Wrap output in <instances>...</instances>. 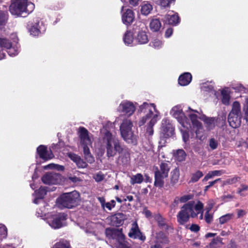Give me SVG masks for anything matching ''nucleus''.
Listing matches in <instances>:
<instances>
[{
  "instance_id": "56",
  "label": "nucleus",
  "mask_w": 248,
  "mask_h": 248,
  "mask_svg": "<svg viewBox=\"0 0 248 248\" xmlns=\"http://www.w3.org/2000/svg\"><path fill=\"white\" fill-rule=\"evenodd\" d=\"M115 202L114 200H112L110 202H106L105 205V207L108 208L109 210H111V209L114 207Z\"/></svg>"
},
{
  "instance_id": "29",
  "label": "nucleus",
  "mask_w": 248,
  "mask_h": 248,
  "mask_svg": "<svg viewBox=\"0 0 248 248\" xmlns=\"http://www.w3.org/2000/svg\"><path fill=\"white\" fill-rule=\"evenodd\" d=\"M230 93V91L228 88L222 89L221 91V102L225 105L228 106L230 104L231 98Z\"/></svg>"
},
{
  "instance_id": "33",
  "label": "nucleus",
  "mask_w": 248,
  "mask_h": 248,
  "mask_svg": "<svg viewBox=\"0 0 248 248\" xmlns=\"http://www.w3.org/2000/svg\"><path fill=\"white\" fill-rule=\"evenodd\" d=\"M170 184L172 186L175 185L178 183L179 177H180V171L178 168H175L172 170L170 172Z\"/></svg>"
},
{
  "instance_id": "49",
  "label": "nucleus",
  "mask_w": 248,
  "mask_h": 248,
  "mask_svg": "<svg viewBox=\"0 0 248 248\" xmlns=\"http://www.w3.org/2000/svg\"><path fill=\"white\" fill-rule=\"evenodd\" d=\"M7 19V13L5 12L0 11V27L6 23Z\"/></svg>"
},
{
  "instance_id": "35",
  "label": "nucleus",
  "mask_w": 248,
  "mask_h": 248,
  "mask_svg": "<svg viewBox=\"0 0 248 248\" xmlns=\"http://www.w3.org/2000/svg\"><path fill=\"white\" fill-rule=\"evenodd\" d=\"M170 168L168 163L163 162L160 165V169L157 170L155 172H159L160 174L162 175L164 177L168 176V173L170 171Z\"/></svg>"
},
{
  "instance_id": "54",
  "label": "nucleus",
  "mask_w": 248,
  "mask_h": 248,
  "mask_svg": "<svg viewBox=\"0 0 248 248\" xmlns=\"http://www.w3.org/2000/svg\"><path fill=\"white\" fill-rule=\"evenodd\" d=\"M193 198V196L190 194L185 195L181 197H180V202L185 203L191 200Z\"/></svg>"
},
{
  "instance_id": "62",
  "label": "nucleus",
  "mask_w": 248,
  "mask_h": 248,
  "mask_svg": "<svg viewBox=\"0 0 248 248\" xmlns=\"http://www.w3.org/2000/svg\"><path fill=\"white\" fill-rule=\"evenodd\" d=\"M237 217L240 218L243 217L246 215V212L244 210L238 209L237 211Z\"/></svg>"
},
{
  "instance_id": "61",
  "label": "nucleus",
  "mask_w": 248,
  "mask_h": 248,
  "mask_svg": "<svg viewBox=\"0 0 248 248\" xmlns=\"http://www.w3.org/2000/svg\"><path fill=\"white\" fill-rule=\"evenodd\" d=\"M173 33V29L172 28L168 29L166 31L165 34V36L166 38L170 37Z\"/></svg>"
},
{
  "instance_id": "23",
  "label": "nucleus",
  "mask_w": 248,
  "mask_h": 248,
  "mask_svg": "<svg viewBox=\"0 0 248 248\" xmlns=\"http://www.w3.org/2000/svg\"><path fill=\"white\" fill-rule=\"evenodd\" d=\"M153 6L147 1H143L140 5V13L142 15L148 16L153 10Z\"/></svg>"
},
{
  "instance_id": "27",
  "label": "nucleus",
  "mask_w": 248,
  "mask_h": 248,
  "mask_svg": "<svg viewBox=\"0 0 248 248\" xmlns=\"http://www.w3.org/2000/svg\"><path fill=\"white\" fill-rule=\"evenodd\" d=\"M135 16L133 11L131 9H127L125 12V25H130L135 21Z\"/></svg>"
},
{
  "instance_id": "12",
  "label": "nucleus",
  "mask_w": 248,
  "mask_h": 248,
  "mask_svg": "<svg viewBox=\"0 0 248 248\" xmlns=\"http://www.w3.org/2000/svg\"><path fill=\"white\" fill-rule=\"evenodd\" d=\"M132 123L130 121H125V141L129 143H136V137L131 130Z\"/></svg>"
},
{
  "instance_id": "58",
  "label": "nucleus",
  "mask_w": 248,
  "mask_h": 248,
  "mask_svg": "<svg viewBox=\"0 0 248 248\" xmlns=\"http://www.w3.org/2000/svg\"><path fill=\"white\" fill-rule=\"evenodd\" d=\"M233 198V196L230 194L223 195L221 197L222 200L224 202H227L232 200Z\"/></svg>"
},
{
  "instance_id": "25",
  "label": "nucleus",
  "mask_w": 248,
  "mask_h": 248,
  "mask_svg": "<svg viewBox=\"0 0 248 248\" xmlns=\"http://www.w3.org/2000/svg\"><path fill=\"white\" fill-rule=\"evenodd\" d=\"M192 79V76L189 73L181 75L178 79V83L181 86H186L189 84Z\"/></svg>"
},
{
  "instance_id": "37",
  "label": "nucleus",
  "mask_w": 248,
  "mask_h": 248,
  "mask_svg": "<svg viewBox=\"0 0 248 248\" xmlns=\"http://www.w3.org/2000/svg\"><path fill=\"white\" fill-rule=\"evenodd\" d=\"M52 248H71V247L67 240L61 239L53 245Z\"/></svg>"
},
{
  "instance_id": "4",
  "label": "nucleus",
  "mask_w": 248,
  "mask_h": 248,
  "mask_svg": "<svg viewBox=\"0 0 248 248\" xmlns=\"http://www.w3.org/2000/svg\"><path fill=\"white\" fill-rule=\"evenodd\" d=\"M34 8V5L28 0H16L10 6L11 13L15 16H26Z\"/></svg>"
},
{
  "instance_id": "42",
  "label": "nucleus",
  "mask_w": 248,
  "mask_h": 248,
  "mask_svg": "<svg viewBox=\"0 0 248 248\" xmlns=\"http://www.w3.org/2000/svg\"><path fill=\"white\" fill-rule=\"evenodd\" d=\"M244 98L243 102V110L245 112L246 115V119L248 121V95L241 96Z\"/></svg>"
},
{
  "instance_id": "55",
  "label": "nucleus",
  "mask_w": 248,
  "mask_h": 248,
  "mask_svg": "<svg viewBox=\"0 0 248 248\" xmlns=\"http://www.w3.org/2000/svg\"><path fill=\"white\" fill-rule=\"evenodd\" d=\"M201 88L203 91L206 92L212 91L213 90V87L207 83L203 84Z\"/></svg>"
},
{
  "instance_id": "21",
  "label": "nucleus",
  "mask_w": 248,
  "mask_h": 248,
  "mask_svg": "<svg viewBox=\"0 0 248 248\" xmlns=\"http://www.w3.org/2000/svg\"><path fill=\"white\" fill-rule=\"evenodd\" d=\"M136 40L140 44H145L148 42V37L145 30L142 29L138 31Z\"/></svg>"
},
{
  "instance_id": "6",
  "label": "nucleus",
  "mask_w": 248,
  "mask_h": 248,
  "mask_svg": "<svg viewBox=\"0 0 248 248\" xmlns=\"http://www.w3.org/2000/svg\"><path fill=\"white\" fill-rule=\"evenodd\" d=\"M103 146L106 148L107 155L108 157L114 156L117 152L122 151L119 142L112 137L111 134L107 131L105 133L103 139Z\"/></svg>"
},
{
  "instance_id": "51",
  "label": "nucleus",
  "mask_w": 248,
  "mask_h": 248,
  "mask_svg": "<svg viewBox=\"0 0 248 248\" xmlns=\"http://www.w3.org/2000/svg\"><path fill=\"white\" fill-rule=\"evenodd\" d=\"M7 235V229L3 224H0V238H5Z\"/></svg>"
},
{
  "instance_id": "32",
  "label": "nucleus",
  "mask_w": 248,
  "mask_h": 248,
  "mask_svg": "<svg viewBox=\"0 0 248 248\" xmlns=\"http://www.w3.org/2000/svg\"><path fill=\"white\" fill-rule=\"evenodd\" d=\"M229 114L242 115L241 104L238 101H235L233 102L232 110Z\"/></svg>"
},
{
  "instance_id": "13",
  "label": "nucleus",
  "mask_w": 248,
  "mask_h": 248,
  "mask_svg": "<svg viewBox=\"0 0 248 248\" xmlns=\"http://www.w3.org/2000/svg\"><path fill=\"white\" fill-rule=\"evenodd\" d=\"M42 181L46 185L57 184L61 181V176L58 173H48L42 177Z\"/></svg>"
},
{
  "instance_id": "1",
  "label": "nucleus",
  "mask_w": 248,
  "mask_h": 248,
  "mask_svg": "<svg viewBox=\"0 0 248 248\" xmlns=\"http://www.w3.org/2000/svg\"><path fill=\"white\" fill-rule=\"evenodd\" d=\"M139 110L140 112H147V114L139 121V125L141 126L146 124L145 136L149 138L154 134L153 126L159 119L160 113L156 109L154 104L147 102L143 103L140 106Z\"/></svg>"
},
{
  "instance_id": "45",
  "label": "nucleus",
  "mask_w": 248,
  "mask_h": 248,
  "mask_svg": "<svg viewBox=\"0 0 248 248\" xmlns=\"http://www.w3.org/2000/svg\"><path fill=\"white\" fill-rule=\"evenodd\" d=\"M150 46L155 49H159L162 46L163 43L159 39H154L150 42Z\"/></svg>"
},
{
  "instance_id": "39",
  "label": "nucleus",
  "mask_w": 248,
  "mask_h": 248,
  "mask_svg": "<svg viewBox=\"0 0 248 248\" xmlns=\"http://www.w3.org/2000/svg\"><path fill=\"white\" fill-rule=\"evenodd\" d=\"M234 214L233 213H228L220 217L218 220L220 224H223L229 222L233 218Z\"/></svg>"
},
{
  "instance_id": "17",
  "label": "nucleus",
  "mask_w": 248,
  "mask_h": 248,
  "mask_svg": "<svg viewBox=\"0 0 248 248\" xmlns=\"http://www.w3.org/2000/svg\"><path fill=\"white\" fill-rule=\"evenodd\" d=\"M164 21L170 25H176L179 23L180 18L177 13L171 11L170 14L165 16Z\"/></svg>"
},
{
  "instance_id": "30",
  "label": "nucleus",
  "mask_w": 248,
  "mask_h": 248,
  "mask_svg": "<svg viewBox=\"0 0 248 248\" xmlns=\"http://www.w3.org/2000/svg\"><path fill=\"white\" fill-rule=\"evenodd\" d=\"M167 177H164L162 175L160 174L159 172H155V183L154 185L155 186L158 187H162L164 184V179Z\"/></svg>"
},
{
  "instance_id": "48",
  "label": "nucleus",
  "mask_w": 248,
  "mask_h": 248,
  "mask_svg": "<svg viewBox=\"0 0 248 248\" xmlns=\"http://www.w3.org/2000/svg\"><path fill=\"white\" fill-rule=\"evenodd\" d=\"M203 173L202 171L198 170L192 174L190 182L195 183L197 182L202 176Z\"/></svg>"
},
{
  "instance_id": "14",
  "label": "nucleus",
  "mask_w": 248,
  "mask_h": 248,
  "mask_svg": "<svg viewBox=\"0 0 248 248\" xmlns=\"http://www.w3.org/2000/svg\"><path fill=\"white\" fill-rule=\"evenodd\" d=\"M113 234L116 242L114 248H124V235L122 228H118L114 230Z\"/></svg>"
},
{
  "instance_id": "24",
  "label": "nucleus",
  "mask_w": 248,
  "mask_h": 248,
  "mask_svg": "<svg viewBox=\"0 0 248 248\" xmlns=\"http://www.w3.org/2000/svg\"><path fill=\"white\" fill-rule=\"evenodd\" d=\"M154 218L155 221L157 222L158 226L163 230H169L170 228L165 219L162 217L160 214H156L155 215Z\"/></svg>"
},
{
  "instance_id": "34",
  "label": "nucleus",
  "mask_w": 248,
  "mask_h": 248,
  "mask_svg": "<svg viewBox=\"0 0 248 248\" xmlns=\"http://www.w3.org/2000/svg\"><path fill=\"white\" fill-rule=\"evenodd\" d=\"M46 187H41L38 190L35 191V194L36 199L33 201V202L35 203H38V200L42 199L44 198L47 192Z\"/></svg>"
},
{
  "instance_id": "28",
  "label": "nucleus",
  "mask_w": 248,
  "mask_h": 248,
  "mask_svg": "<svg viewBox=\"0 0 248 248\" xmlns=\"http://www.w3.org/2000/svg\"><path fill=\"white\" fill-rule=\"evenodd\" d=\"M134 28L130 27L125 33V44L130 45L134 42Z\"/></svg>"
},
{
  "instance_id": "52",
  "label": "nucleus",
  "mask_w": 248,
  "mask_h": 248,
  "mask_svg": "<svg viewBox=\"0 0 248 248\" xmlns=\"http://www.w3.org/2000/svg\"><path fill=\"white\" fill-rule=\"evenodd\" d=\"M209 145L212 150L216 149L218 145V141L214 138H211L209 140Z\"/></svg>"
},
{
  "instance_id": "8",
  "label": "nucleus",
  "mask_w": 248,
  "mask_h": 248,
  "mask_svg": "<svg viewBox=\"0 0 248 248\" xmlns=\"http://www.w3.org/2000/svg\"><path fill=\"white\" fill-rule=\"evenodd\" d=\"M66 219V215L64 213H58L51 215L47 218V222L54 229H59L64 225L63 222Z\"/></svg>"
},
{
  "instance_id": "38",
  "label": "nucleus",
  "mask_w": 248,
  "mask_h": 248,
  "mask_svg": "<svg viewBox=\"0 0 248 248\" xmlns=\"http://www.w3.org/2000/svg\"><path fill=\"white\" fill-rule=\"evenodd\" d=\"M83 149L85 159L89 163H93L94 161V159L90 153L89 147H85Z\"/></svg>"
},
{
  "instance_id": "53",
  "label": "nucleus",
  "mask_w": 248,
  "mask_h": 248,
  "mask_svg": "<svg viewBox=\"0 0 248 248\" xmlns=\"http://www.w3.org/2000/svg\"><path fill=\"white\" fill-rule=\"evenodd\" d=\"M232 88L240 92L248 93V90H247L242 85L239 84L232 87Z\"/></svg>"
},
{
  "instance_id": "5",
  "label": "nucleus",
  "mask_w": 248,
  "mask_h": 248,
  "mask_svg": "<svg viewBox=\"0 0 248 248\" xmlns=\"http://www.w3.org/2000/svg\"><path fill=\"white\" fill-rule=\"evenodd\" d=\"M79 202V193L73 191L61 195L57 200V204L60 208H72L77 206Z\"/></svg>"
},
{
  "instance_id": "19",
  "label": "nucleus",
  "mask_w": 248,
  "mask_h": 248,
  "mask_svg": "<svg viewBox=\"0 0 248 248\" xmlns=\"http://www.w3.org/2000/svg\"><path fill=\"white\" fill-rule=\"evenodd\" d=\"M136 104L129 101H125V118L132 116L136 109Z\"/></svg>"
},
{
  "instance_id": "16",
  "label": "nucleus",
  "mask_w": 248,
  "mask_h": 248,
  "mask_svg": "<svg viewBox=\"0 0 248 248\" xmlns=\"http://www.w3.org/2000/svg\"><path fill=\"white\" fill-rule=\"evenodd\" d=\"M38 154L40 158L44 160H48L53 157V155L52 152L47 151L46 147L44 145H40L37 149Z\"/></svg>"
},
{
  "instance_id": "44",
  "label": "nucleus",
  "mask_w": 248,
  "mask_h": 248,
  "mask_svg": "<svg viewBox=\"0 0 248 248\" xmlns=\"http://www.w3.org/2000/svg\"><path fill=\"white\" fill-rule=\"evenodd\" d=\"M156 3H158L162 7L166 8L170 6L172 2L175 0H154Z\"/></svg>"
},
{
  "instance_id": "46",
  "label": "nucleus",
  "mask_w": 248,
  "mask_h": 248,
  "mask_svg": "<svg viewBox=\"0 0 248 248\" xmlns=\"http://www.w3.org/2000/svg\"><path fill=\"white\" fill-rule=\"evenodd\" d=\"M213 204H211L209 206V207L206 209V212L205 214L204 218L206 222L208 223H210L213 219V215L212 214L209 213V211L211 210L212 208L213 207Z\"/></svg>"
},
{
  "instance_id": "10",
  "label": "nucleus",
  "mask_w": 248,
  "mask_h": 248,
  "mask_svg": "<svg viewBox=\"0 0 248 248\" xmlns=\"http://www.w3.org/2000/svg\"><path fill=\"white\" fill-rule=\"evenodd\" d=\"M168 241L167 236L162 232H159L152 237L150 248H163L162 245L168 243Z\"/></svg>"
},
{
  "instance_id": "22",
  "label": "nucleus",
  "mask_w": 248,
  "mask_h": 248,
  "mask_svg": "<svg viewBox=\"0 0 248 248\" xmlns=\"http://www.w3.org/2000/svg\"><path fill=\"white\" fill-rule=\"evenodd\" d=\"M162 128L167 136H171L173 135L174 132L173 127L167 119H164L162 120Z\"/></svg>"
},
{
  "instance_id": "15",
  "label": "nucleus",
  "mask_w": 248,
  "mask_h": 248,
  "mask_svg": "<svg viewBox=\"0 0 248 248\" xmlns=\"http://www.w3.org/2000/svg\"><path fill=\"white\" fill-rule=\"evenodd\" d=\"M198 112L199 113H195L196 114H197L196 113L199 114V116H197V118H199L202 120L208 129H212L215 127L217 124V120L215 118L207 117L203 114H201L200 112Z\"/></svg>"
},
{
  "instance_id": "31",
  "label": "nucleus",
  "mask_w": 248,
  "mask_h": 248,
  "mask_svg": "<svg viewBox=\"0 0 248 248\" xmlns=\"http://www.w3.org/2000/svg\"><path fill=\"white\" fill-rule=\"evenodd\" d=\"M149 27L152 31H158L161 27V23L160 20L158 18L152 19L150 23Z\"/></svg>"
},
{
  "instance_id": "40",
  "label": "nucleus",
  "mask_w": 248,
  "mask_h": 248,
  "mask_svg": "<svg viewBox=\"0 0 248 248\" xmlns=\"http://www.w3.org/2000/svg\"><path fill=\"white\" fill-rule=\"evenodd\" d=\"M221 174V172L220 170H214L209 171L204 177L202 181H207L209 179H211L216 176H220Z\"/></svg>"
},
{
  "instance_id": "7",
  "label": "nucleus",
  "mask_w": 248,
  "mask_h": 248,
  "mask_svg": "<svg viewBox=\"0 0 248 248\" xmlns=\"http://www.w3.org/2000/svg\"><path fill=\"white\" fill-rule=\"evenodd\" d=\"M170 114L177 120L181 125L186 127L189 126V122L183 111L181 106L173 107L170 111Z\"/></svg>"
},
{
  "instance_id": "64",
  "label": "nucleus",
  "mask_w": 248,
  "mask_h": 248,
  "mask_svg": "<svg viewBox=\"0 0 248 248\" xmlns=\"http://www.w3.org/2000/svg\"><path fill=\"white\" fill-rule=\"evenodd\" d=\"M238 181L237 178H233L232 179H229L227 180H226L225 184H232Z\"/></svg>"
},
{
  "instance_id": "59",
  "label": "nucleus",
  "mask_w": 248,
  "mask_h": 248,
  "mask_svg": "<svg viewBox=\"0 0 248 248\" xmlns=\"http://www.w3.org/2000/svg\"><path fill=\"white\" fill-rule=\"evenodd\" d=\"M8 54L11 56H15L18 54L17 50H16L14 48H12L11 46L8 48Z\"/></svg>"
},
{
  "instance_id": "11",
  "label": "nucleus",
  "mask_w": 248,
  "mask_h": 248,
  "mask_svg": "<svg viewBox=\"0 0 248 248\" xmlns=\"http://www.w3.org/2000/svg\"><path fill=\"white\" fill-rule=\"evenodd\" d=\"M128 235L131 238L138 239L142 242H144L146 239L145 236L143 235L140 231L136 221H133L131 224V227Z\"/></svg>"
},
{
  "instance_id": "36",
  "label": "nucleus",
  "mask_w": 248,
  "mask_h": 248,
  "mask_svg": "<svg viewBox=\"0 0 248 248\" xmlns=\"http://www.w3.org/2000/svg\"><path fill=\"white\" fill-rule=\"evenodd\" d=\"M144 181V177L140 173H137L136 175L130 177V183L132 185L140 184Z\"/></svg>"
},
{
  "instance_id": "2",
  "label": "nucleus",
  "mask_w": 248,
  "mask_h": 248,
  "mask_svg": "<svg viewBox=\"0 0 248 248\" xmlns=\"http://www.w3.org/2000/svg\"><path fill=\"white\" fill-rule=\"evenodd\" d=\"M203 204L200 201H190L185 204L181 208L177 217L178 222L183 225L187 222L189 218H194L200 214V219H202Z\"/></svg>"
},
{
  "instance_id": "41",
  "label": "nucleus",
  "mask_w": 248,
  "mask_h": 248,
  "mask_svg": "<svg viewBox=\"0 0 248 248\" xmlns=\"http://www.w3.org/2000/svg\"><path fill=\"white\" fill-rule=\"evenodd\" d=\"M174 155L178 161H182L185 159L186 154L183 150L179 149L176 151Z\"/></svg>"
},
{
  "instance_id": "50",
  "label": "nucleus",
  "mask_w": 248,
  "mask_h": 248,
  "mask_svg": "<svg viewBox=\"0 0 248 248\" xmlns=\"http://www.w3.org/2000/svg\"><path fill=\"white\" fill-rule=\"evenodd\" d=\"M0 46L8 49L11 46V43L5 38H0Z\"/></svg>"
},
{
  "instance_id": "63",
  "label": "nucleus",
  "mask_w": 248,
  "mask_h": 248,
  "mask_svg": "<svg viewBox=\"0 0 248 248\" xmlns=\"http://www.w3.org/2000/svg\"><path fill=\"white\" fill-rule=\"evenodd\" d=\"M199 226L196 224H192L190 227V230L194 232H198L199 230Z\"/></svg>"
},
{
  "instance_id": "18",
  "label": "nucleus",
  "mask_w": 248,
  "mask_h": 248,
  "mask_svg": "<svg viewBox=\"0 0 248 248\" xmlns=\"http://www.w3.org/2000/svg\"><path fill=\"white\" fill-rule=\"evenodd\" d=\"M68 156L76 164L78 168H85L87 167L88 165L86 162L84 161L78 155L74 153H70L68 154Z\"/></svg>"
},
{
  "instance_id": "57",
  "label": "nucleus",
  "mask_w": 248,
  "mask_h": 248,
  "mask_svg": "<svg viewBox=\"0 0 248 248\" xmlns=\"http://www.w3.org/2000/svg\"><path fill=\"white\" fill-rule=\"evenodd\" d=\"M94 178L96 182H100L104 178V175L101 173H98L94 176Z\"/></svg>"
},
{
  "instance_id": "60",
  "label": "nucleus",
  "mask_w": 248,
  "mask_h": 248,
  "mask_svg": "<svg viewBox=\"0 0 248 248\" xmlns=\"http://www.w3.org/2000/svg\"><path fill=\"white\" fill-rule=\"evenodd\" d=\"M248 190V186L245 185H242L241 186V187L239 188V190L238 191V193L240 194L242 196H245L246 194H244L243 192L244 191Z\"/></svg>"
},
{
  "instance_id": "47",
  "label": "nucleus",
  "mask_w": 248,
  "mask_h": 248,
  "mask_svg": "<svg viewBox=\"0 0 248 248\" xmlns=\"http://www.w3.org/2000/svg\"><path fill=\"white\" fill-rule=\"evenodd\" d=\"M44 168L46 170L47 169H55L58 170H63L64 167L62 165L51 163L48 165L44 166Z\"/></svg>"
},
{
  "instance_id": "43",
  "label": "nucleus",
  "mask_w": 248,
  "mask_h": 248,
  "mask_svg": "<svg viewBox=\"0 0 248 248\" xmlns=\"http://www.w3.org/2000/svg\"><path fill=\"white\" fill-rule=\"evenodd\" d=\"M39 22L35 23L34 25L32 26L29 29L31 34L33 36H38L40 32L39 29L38 28L39 26Z\"/></svg>"
},
{
  "instance_id": "3",
  "label": "nucleus",
  "mask_w": 248,
  "mask_h": 248,
  "mask_svg": "<svg viewBox=\"0 0 248 248\" xmlns=\"http://www.w3.org/2000/svg\"><path fill=\"white\" fill-rule=\"evenodd\" d=\"M199 113L197 110L191 109L190 107L186 110V114L191 120L192 125L189 123L188 127L181 125L180 129L182 134L183 140L185 142L189 140L188 132L189 129L196 133L197 137H201V134L203 133V128L202 124L197 120V115L195 113Z\"/></svg>"
},
{
  "instance_id": "26",
  "label": "nucleus",
  "mask_w": 248,
  "mask_h": 248,
  "mask_svg": "<svg viewBox=\"0 0 248 248\" xmlns=\"http://www.w3.org/2000/svg\"><path fill=\"white\" fill-rule=\"evenodd\" d=\"M124 221V215L122 213H117L111 217V221L113 225L120 226Z\"/></svg>"
},
{
  "instance_id": "9",
  "label": "nucleus",
  "mask_w": 248,
  "mask_h": 248,
  "mask_svg": "<svg viewBox=\"0 0 248 248\" xmlns=\"http://www.w3.org/2000/svg\"><path fill=\"white\" fill-rule=\"evenodd\" d=\"M80 144L83 148L91 146L92 140L88 131L83 127H80L78 129Z\"/></svg>"
},
{
  "instance_id": "20",
  "label": "nucleus",
  "mask_w": 248,
  "mask_h": 248,
  "mask_svg": "<svg viewBox=\"0 0 248 248\" xmlns=\"http://www.w3.org/2000/svg\"><path fill=\"white\" fill-rule=\"evenodd\" d=\"M242 117V115L229 114L228 120L230 126L233 128L239 126L241 124Z\"/></svg>"
}]
</instances>
